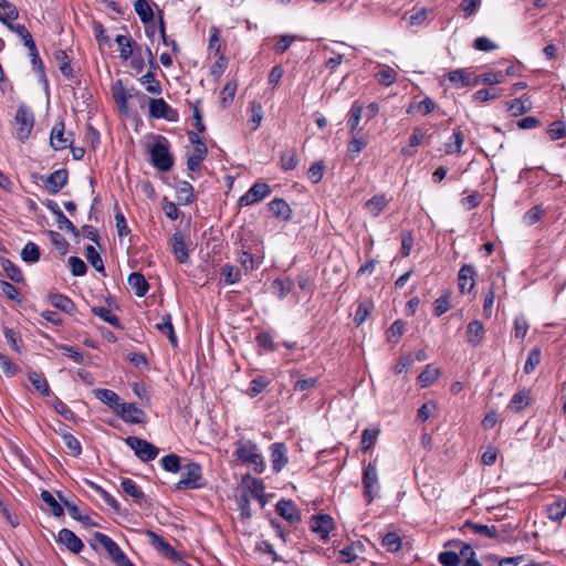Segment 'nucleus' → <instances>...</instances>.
Here are the masks:
<instances>
[{"label":"nucleus","mask_w":566,"mask_h":566,"mask_svg":"<svg viewBox=\"0 0 566 566\" xmlns=\"http://www.w3.org/2000/svg\"><path fill=\"white\" fill-rule=\"evenodd\" d=\"M324 169H325V166L322 161L314 163L307 171L308 179L313 184L319 182L323 178Z\"/></svg>","instance_id":"052dcab7"},{"label":"nucleus","mask_w":566,"mask_h":566,"mask_svg":"<svg viewBox=\"0 0 566 566\" xmlns=\"http://www.w3.org/2000/svg\"><path fill=\"white\" fill-rule=\"evenodd\" d=\"M149 114L155 118L174 120L176 112L163 98H153L149 101Z\"/></svg>","instance_id":"9d476101"},{"label":"nucleus","mask_w":566,"mask_h":566,"mask_svg":"<svg viewBox=\"0 0 566 566\" xmlns=\"http://www.w3.org/2000/svg\"><path fill=\"white\" fill-rule=\"evenodd\" d=\"M178 199L189 205L195 200L193 188L188 181H181L178 186Z\"/></svg>","instance_id":"09e8293b"},{"label":"nucleus","mask_w":566,"mask_h":566,"mask_svg":"<svg viewBox=\"0 0 566 566\" xmlns=\"http://www.w3.org/2000/svg\"><path fill=\"white\" fill-rule=\"evenodd\" d=\"M125 443L135 452V455L143 462L156 459L159 449L153 443L138 437H127Z\"/></svg>","instance_id":"423d86ee"},{"label":"nucleus","mask_w":566,"mask_h":566,"mask_svg":"<svg viewBox=\"0 0 566 566\" xmlns=\"http://www.w3.org/2000/svg\"><path fill=\"white\" fill-rule=\"evenodd\" d=\"M120 486L124 493L132 496L136 502L140 503L144 500V492L134 480L125 478L122 480Z\"/></svg>","instance_id":"c756f323"},{"label":"nucleus","mask_w":566,"mask_h":566,"mask_svg":"<svg viewBox=\"0 0 566 566\" xmlns=\"http://www.w3.org/2000/svg\"><path fill=\"white\" fill-rule=\"evenodd\" d=\"M67 184V171L66 169H57L50 174L44 180L45 189L52 193L56 195L61 191V189Z\"/></svg>","instance_id":"1a4fd4ad"},{"label":"nucleus","mask_w":566,"mask_h":566,"mask_svg":"<svg viewBox=\"0 0 566 566\" xmlns=\"http://www.w3.org/2000/svg\"><path fill=\"white\" fill-rule=\"evenodd\" d=\"M294 287V282L289 279H276L272 283V292L273 294L282 300L284 298Z\"/></svg>","instance_id":"cd10ccee"},{"label":"nucleus","mask_w":566,"mask_h":566,"mask_svg":"<svg viewBox=\"0 0 566 566\" xmlns=\"http://www.w3.org/2000/svg\"><path fill=\"white\" fill-rule=\"evenodd\" d=\"M160 462L163 469L166 470L167 472L177 473L182 468L180 464V457L175 453L165 455L164 458H161Z\"/></svg>","instance_id":"c03bdc74"},{"label":"nucleus","mask_w":566,"mask_h":566,"mask_svg":"<svg viewBox=\"0 0 566 566\" xmlns=\"http://www.w3.org/2000/svg\"><path fill=\"white\" fill-rule=\"evenodd\" d=\"M449 81L457 88L464 87L470 84L469 74L464 70H455L449 73Z\"/></svg>","instance_id":"8fccbe9b"},{"label":"nucleus","mask_w":566,"mask_h":566,"mask_svg":"<svg viewBox=\"0 0 566 566\" xmlns=\"http://www.w3.org/2000/svg\"><path fill=\"white\" fill-rule=\"evenodd\" d=\"M156 328L169 338L170 344L176 347L177 346V336L175 334L174 326L171 324V317L169 314H165L161 317V321L156 324Z\"/></svg>","instance_id":"bb28decb"},{"label":"nucleus","mask_w":566,"mask_h":566,"mask_svg":"<svg viewBox=\"0 0 566 566\" xmlns=\"http://www.w3.org/2000/svg\"><path fill=\"white\" fill-rule=\"evenodd\" d=\"M475 271L472 265H463L459 271V289L462 293L471 292L474 287Z\"/></svg>","instance_id":"412c9836"},{"label":"nucleus","mask_w":566,"mask_h":566,"mask_svg":"<svg viewBox=\"0 0 566 566\" xmlns=\"http://www.w3.org/2000/svg\"><path fill=\"white\" fill-rule=\"evenodd\" d=\"M361 483L364 488V497L367 504H370L376 497L379 496L380 482L378 470L375 462H369L363 470Z\"/></svg>","instance_id":"39448f33"},{"label":"nucleus","mask_w":566,"mask_h":566,"mask_svg":"<svg viewBox=\"0 0 566 566\" xmlns=\"http://www.w3.org/2000/svg\"><path fill=\"white\" fill-rule=\"evenodd\" d=\"M91 545L94 549H97L98 546L103 547L117 566H130V560L128 557L109 536L96 532L93 536Z\"/></svg>","instance_id":"20e7f679"},{"label":"nucleus","mask_w":566,"mask_h":566,"mask_svg":"<svg viewBox=\"0 0 566 566\" xmlns=\"http://www.w3.org/2000/svg\"><path fill=\"white\" fill-rule=\"evenodd\" d=\"M28 378L39 394L42 396H49L50 386L42 374L31 370L28 373Z\"/></svg>","instance_id":"2f4dec72"},{"label":"nucleus","mask_w":566,"mask_h":566,"mask_svg":"<svg viewBox=\"0 0 566 566\" xmlns=\"http://www.w3.org/2000/svg\"><path fill=\"white\" fill-rule=\"evenodd\" d=\"M298 165V157L295 149H287L281 156V167L283 170H293Z\"/></svg>","instance_id":"ea45409f"},{"label":"nucleus","mask_w":566,"mask_h":566,"mask_svg":"<svg viewBox=\"0 0 566 566\" xmlns=\"http://www.w3.org/2000/svg\"><path fill=\"white\" fill-rule=\"evenodd\" d=\"M151 164L160 171H168L174 166V158L169 150V143L164 136H157L149 148Z\"/></svg>","instance_id":"f03ea898"},{"label":"nucleus","mask_w":566,"mask_h":566,"mask_svg":"<svg viewBox=\"0 0 566 566\" xmlns=\"http://www.w3.org/2000/svg\"><path fill=\"white\" fill-rule=\"evenodd\" d=\"M402 20L406 22V28L411 32H418L424 23V8L417 9L409 14H406Z\"/></svg>","instance_id":"5701e85b"},{"label":"nucleus","mask_w":566,"mask_h":566,"mask_svg":"<svg viewBox=\"0 0 566 566\" xmlns=\"http://www.w3.org/2000/svg\"><path fill=\"white\" fill-rule=\"evenodd\" d=\"M275 509L277 514L291 524H296L301 521V514L298 510L290 500H280L276 503Z\"/></svg>","instance_id":"f8f14e48"},{"label":"nucleus","mask_w":566,"mask_h":566,"mask_svg":"<svg viewBox=\"0 0 566 566\" xmlns=\"http://www.w3.org/2000/svg\"><path fill=\"white\" fill-rule=\"evenodd\" d=\"M548 518L555 522H560L566 515V501L559 500L548 505Z\"/></svg>","instance_id":"f704fd0d"},{"label":"nucleus","mask_w":566,"mask_h":566,"mask_svg":"<svg viewBox=\"0 0 566 566\" xmlns=\"http://www.w3.org/2000/svg\"><path fill=\"white\" fill-rule=\"evenodd\" d=\"M269 381L264 377H256L250 381L247 394L253 398L261 394L268 386Z\"/></svg>","instance_id":"6e6d98bb"},{"label":"nucleus","mask_w":566,"mask_h":566,"mask_svg":"<svg viewBox=\"0 0 566 566\" xmlns=\"http://www.w3.org/2000/svg\"><path fill=\"white\" fill-rule=\"evenodd\" d=\"M271 192V188L265 182H255L243 196L239 199L240 207H248L254 205L265 197H268Z\"/></svg>","instance_id":"6e6552de"},{"label":"nucleus","mask_w":566,"mask_h":566,"mask_svg":"<svg viewBox=\"0 0 566 566\" xmlns=\"http://www.w3.org/2000/svg\"><path fill=\"white\" fill-rule=\"evenodd\" d=\"M21 258L27 263H35L40 260V249L33 242H28L21 250Z\"/></svg>","instance_id":"4c0bfd02"},{"label":"nucleus","mask_w":566,"mask_h":566,"mask_svg":"<svg viewBox=\"0 0 566 566\" xmlns=\"http://www.w3.org/2000/svg\"><path fill=\"white\" fill-rule=\"evenodd\" d=\"M235 454L238 459L252 467L256 473H262L265 469V462L259 452L258 446L251 440H239L237 442Z\"/></svg>","instance_id":"f257e3e1"},{"label":"nucleus","mask_w":566,"mask_h":566,"mask_svg":"<svg viewBox=\"0 0 566 566\" xmlns=\"http://www.w3.org/2000/svg\"><path fill=\"white\" fill-rule=\"evenodd\" d=\"M237 87H238V84H237V81H234V80L228 81L226 83V85L223 86V88L220 93V101L223 106H227L228 104H230L232 102L234 94L237 92Z\"/></svg>","instance_id":"de8ad7c7"},{"label":"nucleus","mask_w":566,"mask_h":566,"mask_svg":"<svg viewBox=\"0 0 566 566\" xmlns=\"http://www.w3.org/2000/svg\"><path fill=\"white\" fill-rule=\"evenodd\" d=\"M530 392L521 390L513 395L510 400L509 408L515 412H520L530 405Z\"/></svg>","instance_id":"72a5a7b5"},{"label":"nucleus","mask_w":566,"mask_h":566,"mask_svg":"<svg viewBox=\"0 0 566 566\" xmlns=\"http://www.w3.org/2000/svg\"><path fill=\"white\" fill-rule=\"evenodd\" d=\"M221 50V39H220V31L217 27L210 28V39L208 44V51L209 53H212L214 55H219Z\"/></svg>","instance_id":"3c124183"},{"label":"nucleus","mask_w":566,"mask_h":566,"mask_svg":"<svg viewBox=\"0 0 566 566\" xmlns=\"http://www.w3.org/2000/svg\"><path fill=\"white\" fill-rule=\"evenodd\" d=\"M57 542L65 545L66 548L74 554H77L83 549V543L81 538L77 537L75 533L69 528H62L59 532Z\"/></svg>","instance_id":"dca6fc26"},{"label":"nucleus","mask_w":566,"mask_h":566,"mask_svg":"<svg viewBox=\"0 0 566 566\" xmlns=\"http://www.w3.org/2000/svg\"><path fill=\"white\" fill-rule=\"evenodd\" d=\"M92 311L96 316L102 318L104 322H107L113 326H118V318L115 314H113V312L109 308L104 306H96L93 307Z\"/></svg>","instance_id":"603ef678"},{"label":"nucleus","mask_w":566,"mask_h":566,"mask_svg":"<svg viewBox=\"0 0 566 566\" xmlns=\"http://www.w3.org/2000/svg\"><path fill=\"white\" fill-rule=\"evenodd\" d=\"M51 304L62 310L65 313H71L74 310V303L66 296L62 294H54L50 297Z\"/></svg>","instance_id":"a18cd8bd"},{"label":"nucleus","mask_w":566,"mask_h":566,"mask_svg":"<svg viewBox=\"0 0 566 566\" xmlns=\"http://www.w3.org/2000/svg\"><path fill=\"white\" fill-rule=\"evenodd\" d=\"M363 114V106L358 102H354L348 114V126L352 133L357 130Z\"/></svg>","instance_id":"37998d69"},{"label":"nucleus","mask_w":566,"mask_h":566,"mask_svg":"<svg viewBox=\"0 0 566 566\" xmlns=\"http://www.w3.org/2000/svg\"><path fill=\"white\" fill-rule=\"evenodd\" d=\"M33 114L24 107H19L14 117L15 137L20 142H25L33 128Z\"/></svg>","instance_id":"0eeeda50"},{"label":"nucleus","mask_w":566,"mask_h":566,"mask_svg":"<svg viewBox=\"0 0 566 566\" xmlns=\"http://www.w3.org/2000/svg\"><path fill=\"white\" fill-rule=\"evenodd\" d=\"M468 342L472 344L473 346H478L481 344L483 336H484V328L481 322L479 321H472L468 325Z\"/></svg>","instance_id":"c85d7f7f"},{"label":"nucleus","mask_w":566,"mask_h":566,"mask_svg":"<svg viewBox=\"0 0 566 566\" xmlns=\"http://www.w3.org/2000/svg\"><path fill=\"white\" fill-rule=\"evenodd\" d=\"M128 284L135 291V294L139 297L144 296L149 290V284L147 283L144 275L137 272L129 274Z\"/></svg>","instance_id":"393cba45"},{"label":"nucleus","mask_w":566,"mask_h":566,"mask_svg":"<svg viewBox=\"0 0 566 566\" xmlns=\"http://www.w3.org/2000/svg\"><path fill=\"white\" fill-rule=\"evenodd\" d=\"M181 479L175 484V490H197L206 485L200 464L190 462L181 468Z\"/></svg>","instance_id":"7ed1b4c3"},{"label":"nucleus","mask_w":566,"mask_h":566,"mask_svg":"<svg viewBox=\"0 0 566 566\" xmlns=\"http://www.w3.org/2000/svg\"><path fill=\"white\" fill-rule=\"evenodd\" d=\"M135 11L143 22H148L154 17L151 8L145 0H137L135 2Z\"/></svg>","instance_id":"864d4df0"},{"label":"nucleus","mask_w":566,"mask_h":566,"mask_svg":"<svg viewBox=\"0 0 566 566\" xmlns=\"http://www.w3.org/2000/svg\"><path fill=\"white\" fill-rule=\"evenodd\" d=\"M117 413L126 422L142 423L145 418L144 411L134 403L123 402Z\"/></svg>","instance_id":"2eb2a0df"},{"label":"nucleus","mask_w":566,"mask_h":566,"mask_svg":"<svg viewBox=\"0 0 566 566\" xmlns=\"http://www.w3.org/2000/svg\"><path fill=\"white\" fill-rule=\"evenodd\" d=\"M375 76L380 84L389 86L395 83L397 73L390 66L381 65Z\"/></svg>","instance_id":"e433bc0d"},{"label":"nucleus","mask_w":566,"mask_h":566,"mask_svg":"<svg viewBox=\"0 0 566 566\" xmlns=\"http://www.w3.org/2000/svg\"><path fill=\"white\" fill-rule=\"evenodd\" d=\"M382 545L389 552H397L401 546V539L397 534L388 533L382 538Z\"/></svg>","instance_id":"680f3d73"},{"label":"nucleus","mask_w":566,"mask_h":566,"mask_svg":"<svg viewBox=\"0 0 566 566\" xmlns=\"http://www.w3.org/2000/svg\"><path fill=\"white\" fill-rule=\"evenodd\" d=\"M403 323L401 321H396L391 324V326L387 331V338L390 343H397L399 337L403 333Z\"/></svg>","instance_id":"338daca9"},{"label":"nucleus","mask_w":566,"mask_h":566,"mask_svg":"<svg viewBox=\"0 0 566 566\" xmlns=\"http://www.w3.org/2000/svg\"><path fill=\"white\" fill-rule=\"evenodd\" d=\"M547 134L552 140H557L566 135L565 124L562 122H554L547 129Z\"/></svg>","instance_id":"69168bd1"},{"label":"nucleus","mask_w":566,"mask_h":566,"mask_svg":"<svg viewBox=\"0 0 566 566\" xmlns=\"http://www.w3.org/2000/svg\"><path fill=\"white\" fill-rule=\"evenodd\" d=\"M526 99L524 98H515L513 99L512 102H510L507 104L509 106V111L514 115V116H520V115H523L524 113H526L530 108H531V104L528 103L526 105Z\"/></svg>","instance_id":"bf43d9fd"},{"label":"nucleus","mask_w":566,"mask_h":566,"mask_svg":"<svg viewBox=\"0 0 566 566\" xmlns=\"http://www.w3.org/2000/svg\"><path fill=\"white\" fill-rule=\"evenodd\" d=\"M503 81H504V74L502 72H486V73L481 74L476 78L475 84L484 83V84L494 85V84H500Z\"/></svg>","instance_id":"4d7b16f0"},{"label":"nucleus","mask_w":566,"mask_h":566,"mask_svg":"<svg viewBox=\"0 0 566 566\" xmlns=\"http://www.w3.org/2000/svg\"><path fill=\"white\" fill-rule=\"evenodd\" d=\"M149 537L151 538L153 546L164 554L165 556L175 559L177 557L176 551L172 548V546L166 542L161 536L155 534L154 532L148 533Z\"/></svg>","instance_id":"b1692460"},{"label":"nucleus","mask_w":566,"mask_h":566,"mask_svg":"<svg viewBox=\"0 0 566 566\" xmlns=\"http://www.w3.org/2000/svg\"><path fill=\"white\" fill-rule=\"evenodd\" d=\"M272 469L280 472L287 463L286 447L284 443H273L270 447Z\"/></svg>","instance_id":"f3484780"},{"label":"nucleus","mask_w":566,"mask_h":566,"mask_svg":"<svg viewBox=\"0 0 566 566\" xmlns=\"http://www.w3.org/2000/svg\"><path fill=\"white\" fill-rule=\"evenodd\" d=\"M171 251L179 263H186L189 260V254L184 235L180 231L172 234L170 239Z\"/></svg>","instance_id":"4468645a"},{"label":"nucleus","mask_w":566,"mask_h":566,"mask_svg":"<svg viewBox=\"0 0 566 566\" xmlns=\"http://www.w3.org/2000/svg\"><path fill=\"white\" fill-rule=\"evenodd\" d=\"M113 97L120 109L126 111L127 101L132 94L123 86L120 81H117L113 86Z\"/></svg>","instance_id":"473e14b6"},{"label":"nucleus","mask_w":566,"mask_h":566,"mask_svg":"<svg viewBox=\"0 0 566 566\" xmlns=\"http://www.w3.org/2000/svg\"><path fill=\"white\" fill-rule=\"evenodd\" d=\"M115 42L118 45L119 57L123 61H128L136 51L140 50L138 44L128 35L118 34Z\"/></svg>","instance_id":"ddd939ff"},{"label":"nucleus","mask_w":566,"mask_h":566,"mask_svg":"<svg viewBox=\"0 0 566 566\" xmlns=\"http://www.w3.org/2000/svg\"><path fill=\"white\" fill-rule=\"evenodd\" d=\"M41 499L50 506L52 514L54 516L60 517L64 514L63 506L54 499V496L49 491H42Z\"/></svg>","instance_id":"49530a36"},{"label":"nucleus","mask_w":566,"mask_h":566,"mask_svg":"<svg viewBox=\"0 0 566 566\" xmlns=\"http://www.w3.org/2000/svg\"><path fill=\"white\" fill-rule=\"evenodd\" d=\"M464 140V136L460 130L453 133L451 142L447 144V153H460Z\"/></svg>","instance_id":"e2e57ef3"},{"label":"nucleus","mask_w":566,"mask_h":566,"mask_svg":"<svg viewBox=\"0 0 566 566\" xmlns=\"http://www.w3.org/2000/svg\"><path fill=\"white\" fill-rule=\"evenodd\" d=\"M221 274L226 284L232 285L240 280V271L233 265H224Z\"/></svg>","instance_id":"13d9d810"},{"label":"nucleus","mask_w":566,"mask_h":566,"mask_svg":"<svg viewBox=\"0 0 566 566\" xmlns=\"http://www.w3.org/2000/svg\"><path fill=\"white\" fill-rule=\"evenodd\" d=\"M85 256L90 264L97 271L103 272L104 271V262L99 255V253L96 251V249L93 245H87L85 248Z\"/></svg>","instance_id":"a19ab883"},{"label":"nucleus","mask_w":566,"mask_h":566,"mask_svg":"<svg viewBox=\"0 0 566 566\" xmlns=\"http://www.w3.org/2000/svg\"><path fill=\"white\" fill-rule=\"evenodd\" d=\"M139 81L143 85H145V88L148 93L160 94L161 85L153 72H147L139 78Z\"/></svg>","instance_id":"58836bf2"},{"label":"nucleus","mask_w":566,"mask_h":566,"mask_svg":"<svg viewBox=\"0 0 566 566\" xmlns=\"http://www.w3.org/2000/svg\"><path fill=\"white\" fill-rule=\"evenodd\" d=\"M333 525V518L326 514L313 516L311 521V530L322 539H326L328 537Z\"/></svg>","instance_id":"9b49d317"},{"label":"nucleus","mask_w":566,"mask_h":566,"mask_svg":"<svg viewBox=\"0 0 566 566\" xmlns=\"http://www.w3.org/2000/svg\"><path fill=\"white\" fill-rule=\"evenodd\" d=\"M207 147L196 146L193 147L192 154L189 155L187 160V167L190 171L197 172L200 170L201 163L206 158Z\"/></svg>","instance_id":"a878e982"},{"label":"nucleus","mask_w":566,"mask_h":566,"mask_svg":"<svg viewBox=\"0 0 566 566\" xmlns=\"http://www.w3.org/2000/svg\"><path fill=\"white\" fill-rule=\"evenodd\" d=\"M93 395L96 399L107 405L116 413L119 411L120 405L123 402H120V398L115 391L111 389H95Z\"/></svg>","instance_id":"a211bd4d"},{"label":"nucleus","mask_w":566,"mask_h":566,"mask_svg":"<svg viewBox=\"0 0 566 566\" xmlns=\"http://www.w3.org/2000/svg\"><path fill=\"white\" fill-rule=\"evenodd\" d=\"M387 203H388V201L385 198V196L377 195V196H374L373 198H370L365 203V209L373 217H378L382 212V210L386 208Z\"/></svg>","instance_id":"7c9ffc66"},{"label":"nucleus","mask_w":566,"mask_h":566,"mask_svg":"<svg viewBox=\"0 0 566 566\" xmlns=\"http://www.w3.org/2000/svg\"><path fill=\"white\" fill-rule=\"evenodd\" d=\"M269 210L271 213L281 220L287 221L292 217V209L290 205L281 198H275L269 202Z\"/></svg>","instance_id":"6ab92c4d"},{"label":"nucleus","mask_w":566,"mask_h":566,"mask_svg":"<svg viewBox=\"0 0 566 566\" xmlns=\"http://www.w3.org/2000/svg\"><path fill=\"white\" fill-rule=\"evenodd\" d=\"M367 145V139L360 134V130L353 133V137L347 145V150L352 156L358 155Z\"/></svg>","instance_id":"c9c22d12"},{"label":"nucleus","mask_w":566,"mask_h":566,"mask_svg":"<svg viewBox=\"0 0 566 566\" xmlns=\"http://www.w3.org/2000/svg\"><path fill=\"white\" fill-rule=\"evenodd\" d=\"M69 264H70V268H71V272L73 275L75 276H82L86 273V264L85 262L77 258V256H71L69 259Z\"/></svg>","instance_id":"0e129e2a"},{"label":"nucleus","mask_w":566,"mask_h":566,"mask_svg":"<svg viewBox=\"0 0 566 566\" xmlns=\"http://www.w3.org/2000/svg\"><path fill=\"white\" fill-rule=\"evenodd\" d=\"M15 33L22 39L24 45L28 48L29 51L35 52V43L30 34V32L27 30V28L22 24H8Z\"/></svg>","instance_id":"79ce46f5"},{"label":"nucleus","mask_w":566,"mask_h":566,"mask_svg":"<svg viewBox=\"0 0 566 566\" xmlns=\"http://www.w3.org/2000/svg\"><path fill=\"white\" fill-rule=\"evenodd\" d=\"M464 528L472 534L482 535L488 538H494L499 536V531L494 525L489 526L479 523L467 522L464 524Z\"/></svg>","instance_id":"4be33fe9"},{"label":"nucleus","mask_w":566,"mask_h":566,"mask_svg":"<svg viewBox=\"0 0 566 566\" xmlns=\"http://www.w3.org/2000/svg\"><path fill=\"white\" fill-rule=\"evenodd\" d=\"M51 145L56 150L65 149L67 146H71V140L69 137L64 135V124L56 123L51 130Z\"/></svg>","instance_id":"aec40b11"},{"label":"nucleus","mask_w":566,"mask_h":566,"mask_svg":"<svg viewBox=\"0 0 566 566\" xmlns=\"http://www.w3.org/2000/svg\"><path fill=\"white\" fill-rule=\"evenodd\" d=\"M50 241L53 244V247L57 250V252L63 255L67 251L69 243L65 240V238L55 231L49 232Z\"/></svg>","instance_id":"5fc2aeb1"},{"label":"nucleus","mask_w":566,"mask_h":566,"mask_svg":"<svg viewBox=\"0 0 566 566\" xmlns=\"http://www.w3.org/2000/svg\"><path fill=\"white\" fill-rule=\"evenodd\" d=\"M438 559L443 566H459L460 564V556L453 552H442Z\"/></svg>","instance_id":"774afa93"}]
</instances>
